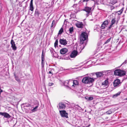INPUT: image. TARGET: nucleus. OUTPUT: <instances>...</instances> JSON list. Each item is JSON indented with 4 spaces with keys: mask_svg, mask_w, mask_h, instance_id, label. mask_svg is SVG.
<instances>
[{
    "mask_svg": "<svg viewBox=\"0 0 127 127\" xmlns=\"http://www.w3.org/2000/svg\"><path fill=\"white\" fill-rule=\"evenodd\" d=\"M94 81L95 80L93 78L88 76L84 77L82 80V82L84 84H92Z\"/></svg>",
    "mask_w": 127,
    "mask_h": 127,
    "instance_id": "obj_1",
    "label": "nucleus"
},
{
    "mask_svg": "<svg viewBox=\"0 0 127 127\" xmlns=\"http://www.w3.org/2000/svg\"><path fill=\"white\" fill-rule=\"evenodd\" d=\"M95 7V5L92 7L86 6L85 7L83 10L86 12L87 15V16H88L89 15H91L92 13V11L94 10Z\"/></svg>",
    "mask_w": 127,
    "mask_h": 127,
    "instance_id": "obj_2",
    "label": "nucleus"
},
{
    "mask_svg": "<svg viewBox=\"0 0 127 127\" xmlns=\"http://www.w3.org/2000/svg\"><path fill=\"white\" fill-rule=\"evenodd\" d=\"M126 72L120 69H116L114 71V74L115 75L120 76H123L125 75Z\"/></svg>",
    "mask_w": 127,
    "mask_h": 127,
    "instance_id": "obj_3",
    "label": "nucleus"
},
{
    "mask_svg": "<svg viewBox=\"0 0 127 127\" xmlns=\"http://www.w3.org/2000/svg\"><path fill=\"white\" fill-rule=\"evenodd\" d=\"M59 112L61 116L63 118H68V113L65 110H60Z\"/></svg>",
    "mask_w": 127,
    "mask_h": 127,
    "instance_id": "obj_4",
    "label": "nucleus"
},
{
    "mask_svg": "<svg viewBox=\"0 0 127 127\" xmlns=\"http://www.w3.org/2000/svg\"><path fill=\"white\" fill-rule=\"evenodd\" d=\"M88 37L87 33L85 32L82 33L80 35V40L81 42L86 40Z\"/></svg>",
    "mask_w": 127,
    "mask_h": 127,
    "instance_id": "obj_5",
    "label": "nucleus"
},
{
    "mask_svg": "<svg viewBox=\"0 0 127 127\" xmlns=\"http://www.w3.org/2000/svg\"><path fill=\"white\" fill-rule=\"evenodd\" d=\"M64 85L66 86L69 88L72 86V79H69L65 81L64 83Z\"/></svg>",
    "mask_w": 127,
    "mask_h": 127,
    "instance_id": "obj_6",
    "label": "nucleus"
},
{
    "mask_svg": "<svg viewBox=\"0 0 127 127\" xmlns=\"http://www.w3.org/2000/svg\"><path fill=\"white\" fill-rule=\"evenodd\" d=\"M121 83L120 80L118 79H117L114 81L113 85L114 87H118L120 86Z\"/></svg>",
    "mask_w": 127,
    "mask_h": 127,
    "instance_id": "obj_7",
    "label": "nucleus"
},
{
    "mask_svg": "<svg viewBox=\"0 0 127 127\" xmlns=\"http://www.w3.org/2000/svg\"><path fill=\"white\" fill-rule=\"evenodd\" d=\"M124 9V8L123 7L120 10L118 11L117 12H114L112 14V16H114V15H120L123 12Z\"/></svg>",
    "mask_w": 127,
    "mask_h": 127,
    "instance_id": "obj_8",
    "label": "nucleus"
},
{
    "mask_svg": "<svg viewBox=\"0 0 127 127\" xmlns=\"http://www.w3.org/2000/svg\"><path fill=\"white\" fill-rule=\"evenodd\" d=\"M58 105L59 106V108H58L59 110L64 109L66 107L65 104L63 102L59 103Z\"/></svg>",
    "mask_w": 127,
    "mask_h": 127,
    "instance_id": "obj_9",
    "label": "nucleus"
},
{
    "mask_svg": "<svg viewBox=\"0 0 127 127\" xmlns=\"http://www.w3.org/2000/svg\"><path fill=\"white\" fill-rule=\"evenodd\" d=\"M0 115L3 116L4 117L6 118H9L11 117V116L9 114L6 112H0Z\"/></svg>",
    "mask_w": 127,
    "mask_h": 127,
    "instance_id": "obj_10",
    "label": "nucleus"
},
{
    "mask_svg": "<svg viewBox=\"0 0 127 127\" xmlns=\"http://www.w3.org/2000/svg\"><path fill=\"white\" fill-rule=\"evenodd\" d=\"M77 51L75 50H74L70 55V57L71 58H75L78 54Z\"/></svg>",
    "mask_w": 127,
    "mask_h": 127,
    "instance_id": "obj_11",
    "label": "nucleus"
},
{
    "mask_svg": "<svg viewBox=\"0 0 127 127\" xmlns=\"http://www.w3.org/2000/svg\"><path fill=\"white\" fill-rule=\"evenodd\" d=\"M95 74L97 78L103 77L104 75V74L103 73L102 71L96 72L95 73Z\"/></svg>",
    "mask_w": 127,
    "mask_h": 127,
    "instance_id": "obj_12",
    "label": "nucleus"
},
{
    "mask_svg": "<svg viewBox=\"0 0 127 127\" xmlns=\"http://www.w3.org/2000/svg\"><path fill=\"white\" fill-rule=\"evenodd\" d=\"M11 47L12 48V49L14 51H15L17 49V47L15 46L14 40L13 39H12L11 41Z\"/></svg>",
    "mask_w": 127,
    "mask_h": 127,
    "instance_id": "obj_13",
    "label": "nucleus"
},
{
    "mask_svg": "<svg viewBox=\"0 0 127 127\" xmlns=\"http://www.w3.org/2000/svg\"><path fill=\"white\" fill-rule=\"evenodd\" d=\"M59 42L61 44L65 45L67 44V42L66 39L63 38L62 39H60Z\"/></svg>",
    "mask_w": 127,
    "mask_h": 127,
    "instance_id": "obj_14",
    "label": "nucleus"
},
{
    "mask_svg": "<svg viewBox=\"0 0 127 127\" xmlns=\"http://www.w3.org/2000/svg\"><path fill=\"white\" fill-rule=\"evenodd\" d=\"M67 49L66 48H64L61 49L60 51V53L61 54H64L66 53L68 51Z\"/></svg>",
    "mask_w": 127,
    "mask_h": 127,
    "instance_id": "obj_15",
    "label": "nucleus"
},
{
    "mask_svg": "<svg viewBox=\"0 0 127 127\" xmlns=\"http://www.w3.org/2000/svg\"><path fill=\"white\" fill-rule=\"evenodd\" d=\"M76 26L77 27L80 28H83L84 26L83 23L80 22L77 23L76 24Z\"/></svg>",
    "mask_w": 127,
    "mask_h": 127,
    "instance_id": "obj_16",
    "label": "nucleus"
},
{
    "mask_svg": "<svg viewBox=\"0 0 127 127\" xmlns=\"http://www.w3.org/2000/svg\"><path fill=\"white\" fill-rule=\"evenodd\" d=\"M108 79L105 80L102 83V85L104 86V87H108Z\"/></svg>",
    "mask_w": 127,
    "mask_h": 127,
    "instance_id": "obj_17",
    "label": "nucleus"
},
{
    "mask_svg": "<svg viewBox=\"0 0 127 127\" xmlns=\"http://www.w3.org/2000/svg\"><path fill=\"white\" fill-rule=\"evenodd\" d=\"M50 51L52 54V56L53 57H56L55 55L56 54V52L52 48L50 49Z\"/></svg>",
    "mask_w": 127,
    "mask_h": 127,
    "instance_id": "obj_18",
    "label": "nucleus"
},
{
    "mask_svg": "<svg viewBox=\"0 0 127 127\" xmlns=\"http://www.w3.org/2000/svg\"><path fill=\"white\" fill-rule=\"evenodd\" d=\"M33 0H31L30 3V9L31 11H33Z\"/></svg>",
    "mask_w": 127,
    "mask_h": 127,
    "instance_id": "obj_19",
    "label": "nucleus"
},
{
    "mask_svg": "<svg viewBox=\"0 0 127 127\" xmlns=\"http://www.w3.org/2000/svg\"><path fill=\"white\" fill-rule=\"evenodd\" d=\"M72 84H73L72 85V87H74V85H78L79 84L78 81L77 80H74L72 81Z\"/></svg>",
    "mask_w": 127,
    "mask_h": 127,
    "instance_id": "obj_20",
    "label": "nucleus"
},
{
    "mask_svg": "<svg viewBox=\"0 0 127 127\" xmlns=\"http://www.w3.org/2000/svg\"><path fill=\"white\" fill-rule=\"evenodd\" d=\"M114 70V69H112L107 70L106 72H107V75H109L112 74Z\"/></svg>",
    "mask_w": 127,
    "mask_h": 127,
    "instance_id": "obj_21",
    "label": "nucleus"
},
{
    "mask_svg": "<svg viewBox=\"0 0 127 127\" xmlns=\"http://www.w3.org/2000/svg\"><path fill=\"white\" fill-rule=\"evenodd\" d=\"M117 2V0H110V3L114 4Z\"/></svg>",
    "mask_w": 127,
    "mask_h": 127,
    "instance_id": "obj_22",
    "label": "nucleus"
},
{
    "mask_svg": "<svg viewBox=\"0 0 127 127\" xmlns=\"http://www.w3.org/2000/svg\"><path fill=\"white\" fill-rule=\"evenodd\" d=\"M121 93V92H118V93L115 94L112 97L114 98H115L117 97L118 96H119L120 95V94Z\"/></svg>",
    "mask_w": 127,
    "mask_h": 127,
    "instance_id": "obj_23",
    "label": "nucleus"
},
{
    "mask_svg": "<svg viewBox=\"0 0 127 127\" xmlns=\"http://www.w3.org/2000/svg\"><path fill=\"white\" fill-rule=\"evenodd\" d=\"M85 98L88 100H91L93 99V97L86 96L85 97Z\"/></svg>",
    "mask_w": 127,
    "mask_h": 127,
    "instance_id": "obj_24",
    "label": "nucleus"
},
{
    "mask_svg": "<svg viewBox=\"0 0 127 127\" xmlns=\"http://www.w3.org/2000/svg\"><path fill=\"white\" fill-rule=\"evenodd\" d=\"M40 14L39 11L37 9H36L35 11L34 14L35 16H38Z\"/></svg>",
    "mask_w": 127,
    "mask_h": 127,
    "instance_id": "obj_25",
    "label": "nucleus"
},
{
    "mask_svg": "<svg viewBox=\"0 0 127 127\" xmlns=\"http://www.w3.org/2000/svg\"><path fill=\"white\" fill-rule=\"evenodd\" d=\"M63 28H61L60 30L59 31V32L58 33V35L57 36V37L59 35L61 34L63 32Z\"/></svg>",
    "mask_w": 127,
    "mask_h": 127,
    "instance_id": "obj_26",
    "label": "nucleus"
},
{
    "mask_svg": "<svg viewBox=\"0 0 127 127\" xmlns=\"http://www.w3.org/2000/svg\"><path fill=\"white\" fill-rule=\"evenodd\" d=\"M55 26V20H53L52 22L51 27V28H52L54 26V28Z\"/></svg>",
    "mask_w": 127,
    "mask_h": 127,
    "instance_id": "obj_27",
    "label": "nucleus"
},
{
    "mask_svg": "<svg viewBox=\"0 0 127 127\" xmlns=\"http://www.w3.org/2000/svg\"><path fill=\"white\" fill-rule=\"evenodd\" d=\"M116 22V19L115 18H113L112 19L111 21V24L113 25Z\"/></svg>",
    "mask_w": 127,
    "mask_h": 127,
    "instance_id": "obj_28",
    "label": "nucleus"
},
{
    "mask_svg": "<svg viewBox=\"0 0 127 127\" xmlns=\"http://www.w3.org/2000/svg\"><path fill=\"white\" fill-rule=\"evenodd\" d=\"M108 23L109 22L108 21V20H107L105 21L103 23V24L105 25L107 27L108 25Z\"/></svg>",
    "mask_w": 127,
    "mask_h": 127,
    "instance_id": "obj_29",
    "label": "nucleus"
},
{
    "mask_svg": "<svg viewBox=\"0 0 127 127\" xmlns=\"http://www.w3.org/2000/svg\"><path fill=\"white\" fill-rule=\"evenodd\" d=\"M69 33L70 34H72L73 31V27L70 28H69Z\"/></svg>",
    "mask_w": 127,
    "mask_h": 127,
    "instance_id": "obj_30",
    "label": "nucleus"
},
{
    "mask_svg": "<svg viewBox=\"0 0 127 127\" xmlns=\"http://www.w3.org/2000/svg\"><path fill=\"white\" fill-rule=\"evenodd\" d=\"M58 39H56L55 42L54 43V47L56 48L57 46L58 45Z\"/></svg>",
    "mask_w": 127,
    "mask_h": 127,
    "instance_id": "obj_31",
    "label": "nucleus"
},
{
    "mask_svg": "<svg viewBox=\"0 0 127 127\" xmlns=\"http://www.w3.org/2000/svg\"><path fill=\"white\" fill-rule=\"evenodd\" d=\"M106 27H107L105 25L103 24L102 23L100 27V28L102 29H103L105 28Z\"/></svg>",
    "mask_w": 127,
    "mask_h": 127,
    "instance_id": "obj_32",
    "label": "nucleus"
},
{
    "mask_svg": "<svg viewBox=\"0 0 127 127\" xmlns=\"http://www.w3.org/2000/svg\"><path fill=\"white\" fill-rule=\"evenodd\" d=\"M38 107V106H36L34 108H33L32 110V112H34L37 110V108Z\"/></svg>",
    "mask_w": 127,
    "mask_h": 127,
    "instance_id": "obj_33",
    "label": "nucleus"
},
{
    "mask_svg": "<svg viewBox=\"0 0 127 127\" xmlns=\"http://www.w3.org/2000/svg\"><path fill=\"white\" fill-rule=\"evenodd\" d=\"M3 5L0 4V13H1V12L2 11V10L3 9H2Z\"/></svg>",
    "mask_w": 127,
    "mask_h": 127,
    "instance_id": "obj_34",
    "label": "nucleus"
},
{
    "mask_svg": "<svg viewBox=\"0 0 127 127\" xmlns=\"http://www.w3.org/2000/svg\"><path fill=\"white\" fill-rule=\"evenodd\" d=\"M44 59H41V65L42 67L44 66Z\"/></svg>",
    "mask_w": 127,
    "mask_h": 127,
    "instance_id": "obj_35",
    "label": "nucleus"
},
{
    "mask_svg": "<svg viewBox=\"0 0 127 127\" xmlns=\"http://www.w3.org/2000/svg\"><path fill=\"white\" fill-rule=\"evenodd\" d=\"M15 76V78L16 80L18 82H20V79H19V78L18 77L16 76L15 75H14Z\"/></svg>",
    "mask_w": 127,
    "mask_h": 127,
    "instance_id": "obj_36",
    "label": "nucleus"
},
{
    "mask_svg": "<svg viewBox=\"0 0 127 127\" xmlns=\"http://www.w3.org/2000/svg\"><path fill=\"white\" fill-rule=\"evenodd\" d=\"M31 106V105L29 104V103H26L25 104V105L24 106V107H29L30 106Z\"/></svg>",
    "mask_w": 127,
    "mask_h": 127,
    "instance_id": "obj_37",
    "label": "nucleus"
},
{
    "mask_svg": "<svg viewBox=\"0 0 127 127\" xmlns=\"http://www.w3.org/2000/svg\"><path fill=\"white\" fill-rule=\"evenodd\" d=\"M111 37H110V38H109L104 43V44L107 43H108L111 40Z\"/></svg>",
    "mask_w": 127,
    "mask_h": 127,
    "instance_id": "obj_38",
    "label": "nucleus"
},
{
    "mask_svg": "<svg viewBox=\"0 0 127 127\" xmlns=\"http://www.w3.org/2000/svg\"><path fill=\"white\" fill-rule=\"evenodd\" d=\"M43 50L42 51V54L41 56V59H44V55L43 54Z\"/></svg>",
    "mask_w": 127,
    "mask_h": 127,
    "instance_id": "obj_39",
    "label": "nucleus"
},
{
    "mask_svg": "<svg viewBox=\"0 0 127 127\" xmlns=\"http://www.w3.org/2000/svg\"><path fill=\"white\" fill-rule=\"evenodd\" d=\"M113 25H112V24H111L110 26L109 27H108V28L107 30H110L111 29V28L113 26Z\"/></svg>",
    "mask_w": 127,
    "mask_h": 127,
    "instance_id": "obj_40",
    "label": "nucleus"
},
{
    "mask_svg": "<svg viewBox=\"0 0 127 127\" xmlns=\"http://www.w3.org/2000/svg\"><path fill=\"white\" fill-rule=\"evenodd\" d=\"M102 71L103 73L104 74V75H107V72H106L107 71V70L104 71Z\"/></svg>",
    "mask_w": 127,
    "mask_h": 127,
    "instance_id": "obj_41",
    "label": "nucleus"
},
{
    "mask_svg": "<svg viewBox=\"0 0 127 127\" xmlns=\"http://www.w3.org/2000/svg\"><path fill=\"white\" fill-rule=\"evenodd\" d=\"M107 114H110L112 113V112L111 110H109L106 112Z\"/></svg>",
    "mask_w": 127,
    "mask_h": 127,
    "instance_id": "obj_42",
    "label": "nucleus"
},
{
    "mask_svg": "<svg viewBox=\"0 0 127 127\" xmlns=\"http://www.w3.org/2000/svg\"><path fill=\"white\" fill-rule=\"evenodd\" d=\"M54 84L53 83H49L48 84V86H51L53 85Z\"/></svg>",
    "mask_w": 127,
    "mask_h": 127,
    "instance_id": "obj_43",
    "label": "nucleus"
},
{
    "mask_svg": "<svg viewBox=\"0 0 127 127\" xmlns=\"http://www.w3.org/2000/svg\"><path fill=\"white\" fill-rule=\"evenodd\" d=\"M89 0H82L81 1H82L83 2H88Z\"/></svg>",
    "mask_w": 127,
    "mask_h": 127,
    "instance_id": "obj_44",
    "label": "nucleus"
},
{
    "mask_svg": "<svg viewBox=\"0 0 127 127\" xmlns=\"http://www.w3.org/2000/svg\"><path fill=\"white\" fill-rule=\"evenodd\" d=\"M127 63V61H126V60L125 61V62H123L122 64H126Z\"/></svg>",
    "mask_w": 127,
    "mask_h": 127,
    "instance_id": "obj_45",
    "label": "nucleus"
},
{
    "mask_svg": "<svg viewBox=\"0 0 127 127\" xmlns=\"http://www.w3.org/2000/svg\"><path fill=\"white\" fill-rule=\"evenodd\" d=\"M76 106L80 107V108H79V110H81V108L79 106V105H78L77 104V105H76Z\"/></svg>",
    "mask_w": 127,
    "mask_h": 127,
    "instance_id": "obj_46",
    "label": "nucleus"
},
{
    "mask_svg": "<svg viewBox=\"0 0 127 127\" xmlns=\"http://www.w3.org/2000/svg\"><path fill=\"white\" fill-rule=\"evenodd\" d=\"M52 73V71L51 70L48 73H49V74H52V75L53 74Z\"/></svg>",
    "mask_w": 127,
    "mask_h": 127,
    "instance_id": "obj_47",
    "label": "nucleus"
},
{
    "mask_svg": "<svg viewBox=\"0 0 127 127\" xmlns=\"http://www.w3.org/2000/svg\"><path fill=\"white\" fill-rule=\"evenodd\" d=\"M114 7L113 6H112L111 7V9H114Z\"/></svg>",
    "mask_w": 127,
    "mask_h": 127,
    "instance_id": "obj_48",
    "label": "nucleus"
},
{
    "mask_svg": "<svg viewBox=\"0 0 127 127\" xmlns=\"http://www.w3.org/2000/svg\"><path fill=\"white\" fill-rule=\"evenodd\" d=\"M97 50V52H98V51L99 50H98V49Z\"/></svg>",
    "mask_w": 127,
    "mask_h": 127,
    "instance_id": "obj_49",
    "label": "nucleus"
},
{
    "mask_svg": "<svg viewBox=\"0 0 127 127\" xmlns=\"http://www.w3.org/2000/svg\"><path fill=\"white\" fill-rule=\"evenodd\" d=\"M56 38H55V39Z\"/></svg>",
    "mask_w": 127,
    "mask_h": 127,
    "instance_id": "obj_50",
    "label": "nucleus"
},
{
    "mask_svg": "<svg viewBox=\"0 0 127 127\" xmlns=\"http://www.w3.org/2000/svg\"><path fill=\"white\" fill-rule=\"evenodd\" d=\"M126 99L127 100V98H126Z\"/></svg>",
    "mask_w": 127,
    "mask_h": 127,
    "instance_id": "obj_51",
    "label": "nucleus"
},
{
    "mask_svg": "<svg viewBox=\"0 0 127 127\" xmlns=\"http://www.w3.org/2000/svg\"><path fill=\"white\" fill-rule=\"evenodd\" d=\"M99 49V48H98V49Z\"/></svg>",
    "mask_w": 127,
    "mask_h": 127,
    "instance_id": "obj_52",
    "label": "nucleus"
},
{
    "mask_svg": "<svg viewBox=\"0 0 127 127\" xmlns=\"http://www.w3.org/2000/svg\"><path fill=\"white\" fill-rule=\"evenodd\" d=\"M50 15H51V14L49 16H50Z\"/></svg>",
    "mask_w": 127,
    "mask_h": 127,
    "instance_id": "obj_53",
    "label": "nucleus"
},
{
    "mask_svg": "<svg viewBox=\"0 0 127 127\" xmlns=\"http://www.w3.org/2000/svg\"><path fill=\"white\" fill-rule=\"evenodd\" d=\"M64 16H65V15H64Z\"/></svg>",
    "mask_w": 127,
    "mask_h": 127,
    "instance_id": "obj_54",
    "label": "nucleus"
}]
</instances>
